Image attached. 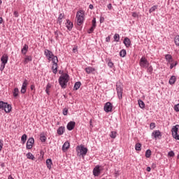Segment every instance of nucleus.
Here are the masks:
<instances>
[{
  "label": "nucleus",
  "mask_w": 179,
  "mask_h": 179,
  "mask_svg": "<svg viewBox=\"0 0 179 179\" xmlns=\"http://www.w3.org/2000/svg\"><path fill=\"white\" fill-rule=\"evenodd\" d=\"M27 51H29V45H24V47L22 48L21 52L22 54H23L24 55H26V54H27Z\"/></svg>",
  "instance_id": "22"
},
{
  "label": "nucleus",
  "mask_w": 179,
  "mask_h": 179,
  "mask_svg": "<svg viewBox=\"0 0 179 179\" xmlns=\"http://www.w3.org/2000/svg\"><path fill=\"white\" fill-rule=\"evenodd\" d=\"M156 128V124L155 122H152L150 124V129H155Z\"/></svg>",
  "instance_id": "42"
},
{
  "label": "nucleus",
  "mask_w": 179,
  "mask_h": 179,
  "mask_svg": "<svg viewBox=\"0 0 179 179\" xmlns=\"http://www.w3.org/2000/svg\"><path fill=\"white\" fill-rule=\"evenodd\" d=\"M13 94L14 97H17L19 96V89L18 88H15Z\"/></svg>",
  "instance_id": "33"
},
{
  "label": "nucleus",
  "mask_w": 179,
  "mask_h": 179,
  "mask_svg": "<svg viewBox=\"0 0 179 179\" xmlns=\"http://www.w3.org/2000/svg\"><path fill=\"white\" fill-rule=\"evenodd\" d=\"M34 145V138L33 137L29 138L27 142V149H32L33 145Z\"/></svg>",
  "instance_id": "9"
},
{
  "label": "nucleus",
  "mask_w": 179,
  "mask_h": 179,
  "mask_svg": "<svg viewBox=\"0 0 179 179\" xmlns=\"http://www.w3.org/2000/svg\"><path fill=\"white\" fill-rule=\"evenodd\" d=\"M82 84L80 83V82H76L74 85L73 89L74 90H78V89L80 87V85Z\"/></svg>",
  "instance_id": "29"
},
{
  "label": "nucleus",
  "mask_w": 179,
  "mask_h": 179,
  "mask_svg": "<svg viewBox=\"0 0 179 179\" xmlns=\"http://www.w3.org/2000/svg\"><path fill=\"white\" fill-rule=\"evenodd\" d=\"M8 179H15V178H13V177H12V176L10 175V176H8Z\"/></svg>",
  "instance_id": "63"
},
{
  "label": "nucleus",
  "mask_w": 179,
  "mask_h": 179,
  "mask_svg": "<svg viewBox=\"0 0 179 179\" xmlns=\"http://www.w3.org/2000/svg\"><path fill=\"white\" fill-rule=\"evenodd\" d=\"M152 136H154L155 139H160L162 138V133L159 130H155L152 132Z\"/></svg>",
  "instance_id": "10"
},
{
  "label": "nucleus",
  "mask_w": 179,
  "mask_h": 179,
  "mask_svg": "<svg viewBox=\"0 0 179 179\" xmlns=\"http://www.w3.org/2000/svg\"><path fill=\"white\" fill-rule=\"evenodd\" d=\"M64 132H65V127H60L57 129L58 135H64Z\"/></svg>",
  "instance_id": "23"
},
{
  "label": "nucleus",
  "mask_w": 179,
  "mask_h": 179,
  "mask_svg": "<svg viewBox=\"0 0 179 179\" xmlns=\"http://www.w3.org/2000/svg\"><path fill=\"white\" fill-rule=\"evenodd\" d=\"M175 44L176 45L179 46V36L175 37Z\"/></svg>",
  "instance_id": "39"
},
{
  "label": "nucleus",
  "mask_w": 179,
  "mask_h": 179,
  "mask_svg": "<svg viewBox=\"0 0 179 179\" xmlns=\"http://www.w3.org/2000/svg\"><path fill=\"white\" fill-rule=\"evenodd\" d=\"M46 89H47V90H50V89H51V84L48 83V85L46 86Z\"/></svg>",
  "instance_id": "53"
},
{
  "label": "nucleus",
  "mask_w": 179,
  "mask_h": 179,
  "mask_svg": "<svg viewBox=\"0 0 179 179\" xmlns=\"http://www.w3.org/2000/svg\"><path fill=\"white\" fill-rule=\"evenodd\" d=\"M123 43L124 45H126L127 48H128L131 45V39L129 38H124Z\"/></svg>",
  "instance_id": "19"
},
{
  "label": "nucleus",
  "mask_w": 179,
  "mask_h": 179,
  "mask_svg": "<svg viewBox=\"0 0 179 179\" xmlns=\"http://www.w3.org/2000/svg\"><path fill=\"white\" fill-rule=\"evenodd\" d=\"M176 80L177 78H176V76H172L169 79V85H174Z\"/></svg>",
  "instance_id": "25"
},
{
  "label": "nucleus",
  "mask_w": 179,
  "mask_h": 179,
  "mask_svg": "<svg viewBox=\"0 0 179 179\" xmlns=\"http://www.w3.org/2000/svg\"><path fill=\"white\" fill-rule=\"evenodd\" d=\"M152 156V151L150 150H147L145 152V157L149 158Z\"/></svg>",
  "instance_id": "37"
},
{
  "label": "nucleus",
  "mask_w": 179,
  "mask_h": 179,
  "mask_svg": "<svg viewBox=\"0 0 179 179\" xmlns=\"http://www.w3.org/2000/svg\"><path fill=\"white\" fill-rule=\"evenodd\" d=\"M125 55H127V50H125L124 49L122 50L120 52V56L122 57V58H124V57H125Z\"/></svg>",
  "instance_id": "35"
},
{
  "label": "nucleus",
  "mask_w": 179,
  "mask_h": 179,
  "mask_svg": "<svg viewBox=\"0 0 179 179\" xmlns=\"http://www.w3.org/2000/svg\"><path fill=\"white\" fill-rule=\"evenodd\" d=\"M32 59L33 58L31 57V56H27L24 59V64L26 65V64L30 62L31 61H32Z\"/></svg>",
  "instance_id": "27"
},
{
  "label": "nucleus",
  "mask_w": 179,
  "mask_h": 179,
  "mask_svg": "<svg viewBox=\"0 0 179 179\" xmlns=\"http://www.w3.org/2000/svg\"><path fill=\"white\" fill-rule=\"evenodd\" d=\"M45 57H47L49 61H51V58H52V57H54V54L52 53V52L51 50H45Z\"/></svg>",
  "instance_id": "11"
},
{
  "label": "nucleus",
  "mask_w": 179,
  "mask_h": 179,
  "mask_svg": "<svg viewBox=\"0 0 179 179\" xmlns=\"http://www.w3.org/2000/svg\"><path fill=\"white\" fill-rule=\"evenodd\" d=\"M178 62L177 61L175 62V63H170V69H172L173 66H177Z\"/></svg>",
  "instance_id": "40"
},
{
  "label": "nucleus",
  "mask_w": 179,
  "mask_h": 179,
  "mask_svg": "<svg viewBox=\"0 0 179 179\" xmlns=\"http://www.w3.org/2000/svg\"><path fill=\"white\" fill-rule=\"evenodd\" d=\"M147 68L148 72H149V73H152L153 72V67H152V66H148Z\"/></svg>",
  "instance_id": "43"
},
{
  "label": "nucleus",
  "mask_w": 179,
  "mask_h": 179,
  "mask_svg": "<svg viewBox=\"0 0 179 179\" xmlns=\"http://www.w3.org/2000/svg\"><path fill=\"white\" fill-rule=\"evenodd\" d=\"M94 29H96V27H92L88 30V34H90L91 33H93V31H94Z\"/></svg>",
  "instance_id": "49"
},
{
  "label": "nucleus",
  "mask_w": 179,
  "mask_h": 179,
  "mask_svg": "<svg viewBox=\"0 0 179 179\" xmlns=\"http://www.w3.org/2000/svg\"><path fill=\"white\" fill-rule=\"evenodd\" d=\"M156 9H157V6H152L149 10L150 13H152V12H155Z\"/></svg>",
  "instance_id": "41"
},
{
  "label": "nucleus",
  "mask_w": 179,
  "mask_h": 179,
  "mask_svg": "<svg viewBox=\"0 0 179 179\" xmlns=\"http://www.w3.org/2000/svg\"><path fill=\"white\" fill-rule=\"evenodd\" d=\"M75 125H76V123L73 121H71L70 122H69L67 124V129L69 131H72V129H73V128H75Z\"/></svg>",
  "instance_id": "15"
},
{
  "label": "nucleus",
  "mask_w": 179,
  "mask_h": 179,
  "mask_svg": "<svg viewBox=\"0 0 179 179\" xmlns=\"http://www.w3.org/2000/svg\"><path fill=\"white\" fill-rule=\"evenodd\" d=\"M76 152L78 156H86L87 154V148H85L84 145L78 146L76 148Z\"/></svg>",
  "instance_id": "4"
},
{
  "label": "nucleus",
  "mask_w": 179,
  "mask_h": 179,
  "mask_svg": "<svg viewBox=\"0 0 179 179\" xmlns=\"http://www.w3.org/2000/svg\"><path fill=\"white\" fill-rule=\"evenodd\" d=\"M174 152L173 151H170L169 153H168V156H169L170 157H174Z\"/></svg>",
  "instance_id": "48"
},
{
  "label": "nucleus",
  "mask_w": 179,
  "mask_h": 179,
  "mask_svg": "<svg viewBox=\"0 0 179 179\" xmlns=\"http://www.w3.org/2000/svg\"><path fill=\"white\" fill-rule=\"evenodd\" d=\"M142 144L137 143L135 145L136 150L140 152V150H142Z\"/></svg>",
  "instance_id": "31"
},
{
  "label": "nucleus",
  "mask_w": 179,
  "mask_h": 179,
  "mask_svg": "<svg viewBox=\"0 0 179 179\" xmlns=\"http://www.w3.org/2000/svg\"><path fill=\"white\" fill-rule=\"evenodd\" d=\"M140 66H141V68H148V66H149V62H148L146 57H143L140 59Z\"/></svg>",
  "instance_id": "6"
},
{
  "label": "nucleus",
  "mask_w": 179,
  "mask_h": 179,
  "mask_svg": "<svg viewBox=\"0 0 179 179\" xmlns=\"http://www.w3.org/2000/svg\"><path fill=\"white\" fill-rule=\"evenodd\" d=\"M68 82H69V75L68 73H62L59 78V83L62 89H66Z\"/></svg>",
  "instance_id": "1"
},
{
  "label": "nucleus",
  "mask_w": 179,
  "mask_h": 179,
  "mask_svg": "<svg viewBox=\"0 0 179 179\" xmlns=\"http://www.w3.org/2000/svg\"><path fill=\"white\" fill-rule=\"evenodd\" d=\"M93 175L95 177H99L100 176V166H96L94 169H93Z\"/></svg>",
  "instance_id": "14"
},
{
  "label": "nucleus",
  "mask_w": 179,
  "mask_h": 179,
  "mask_svg": "<svg viewBox=\"0 0 179 179\" xmlns=\"http://www.w3.org/2000/svg\"><path fill=\"white\" fill-rule=\"evenodd\" d=\"M63 115H68V108H64L63 109Z\"/></svg>",
  "instance_id": "44"
},
{
  "label": "nucleus",
  "mask_w": 179,
  "mask_h": 179,
  "mask_svg": "<svg viewBox=\"0 0 179 179\" xmlns=\"http://www.w3.org/2000/svg\"><path fill=\"white\" fill-rule=\"evenodd\" d=\"M165 59L166 62H168L169 64H171L174 62V59H173V56H171V55H169V54L165 55Z\"/></svg>",
  "instance_id": "16"
},
{
  "label": "nucleus",
  "mask_w": 179,
  "mask_h": 179,
  "mask_svg": "<svg viewBox=\"0 0 179 179\" xmlns=\"http://www.w3.org/2000/svg\"><path fill=\"white\" fill-rule=\"evenodd\" d=\"M3 146V144L2 143V142H1V139H0V152L1 150H2Z\"/></svg>",
  "instance_id": "56"
},
{
  "label": "nucleus",
  "mask_w": 179,
  "mask_h": 179,
  "mask_svg": "<svg viewBox=\"0 0 179 179\" xmlns=\"http://www.w3.org/2000/svg\"><path fill=\"white\" fill-rule=\"evenodd\" d=\"M6 104H8V103L1 101H0V110H3L6 107Z\"/></svg>",
  "instance_id": "32"
},
{
  "label": "nucleus",
  "mask_w": 179,
  "mask_h": 179,
  "mask_svg": "<svg viewBox=\"0 0 179 179\" xmlns=\"http://www.w3.org/2000/svg\"><path fill=\"white\" fill-rule=\"evenodd\" d=\"M3 69H5V65L3 66V64H2V63H1V66L0 68V70L2 72V71H3Z\"/></svg>",
  "instance_id": "54"
},
{
  "label": "nucleus",
  "mask_w": 179,
  "mask_h": 179,
  "mask_svg": "<svg viewBox=\"0 0 179 179\" xmlns=\"http://www.w3.org/2000/svg\"><path fill=\"white\" fill-rule=\"evenodd\" d=\"M13 15L15 17H19V13L17 11H14Z\"/></svg>",
  "instance_id": "51"
},
{
  "label": "nucleus",
  "mask_w": 179,
  "mask_h": 179,
  "mask_svg": "<svg viewBox=\"0 0 179 179\" xmlns=\"http://www.w3.org/2000/svg\"><path fill=\"white\" fill-rule=\"evenodd\" d=\"M178 128H179V125L177 124L176 126H173V127L172 128L171 132H172V135L173 137L175 139H177L178 141H179V134H178Z\"/></svg>",
  "instance_id": "5"
},
{
  "label": "nucleus",
  "mask_w": 179,
  "mask_h": 179,
  "mask_svg": "<svg viewBox=\"0 0 179 179\" xmlns=\"http://www.w3.org/2000/svg\"><path fill=\"white\" fill-rule=\"evenodd\" d=\"M26 141H27V135L23 134L21 137V141L22 145H24L26 143Z\"/></svg>",
  "instance_id": "26"
},
{
  "label": "nucleus",
  "mask_w": 179,
  "mask_h": 179,
  "mask_svg": "<svg viewBox=\"0 0 179 179\" xmlns=\"http://www.w3.org/2000/svg\"><path fill=\"white\" fill-rule=\"evenodd\" d=\"M110 136L112 138V139H115V138H117V131H111Z\"/></svg>",
  "instance_id": "36"
},
{
  "label": "nucleus",
  "mask_w": 179,
  "mask_h": 179,
  "mask_svg": "<svg viewBox=\"0 0 179 179\" xmlns=\"http://www.w3.org/2000/svg\"><path fill=\"white\" fill-rule=\"evenodd\" d=\"M41 142H45V141H47V137H45V136H41Z\"/></svg>",
  "instance_id": "46"
},
{
  "label": "nucleus",
  "mask_w": 179,
  "mask_h": 179,
  "mask_svg": "<svg viewBox=\"0 0 179 179\" xmlns=\"http://www.w3.org/2000/svg\"><path fill=\"white\" fill-rule=\"evenodd\" d=\"M3 110H4L5 113H10L12 111V106L6 103V107Z\"/></svg>",
  "instance_id": "21"
},
{
  "label": "nucleus",
  "mask_w": 179,
  "mask_h": 179,
  "mask_svg": "<svg viewBox=\"0 0 179 179\" xmlns=\"http://www.w3.org/2000/svg\"><path fill=\"white\" fill-rule=\"evenodd\" d=\"M85 71H86L87 73L90 74V73H93V72L96 71V69L92 66H88L85 69Z\"/></svg>",
  "instance_id": "18"
},
{
  "label": "nucleus",
  "mask_w": 179,
  "mask_h": 179,
  "mask_svg": "<svg viewBox=\"0 0 179 179\" xmlns=\"http://www.w3.org/2000/svg\"><path fill=\"white\" fill-rule=\"evenodd\" d=\"M70 146L69 142L66 141L62 146V151L66 152Z\"/></svg>",
  "instance_id": "20"
},
{
  "label": "nucleus",
  "mask_w": 179,
  "mask_h": 179,
  "mask_svg": "<svg viewBox=\"0 0 179 179\" xmlns=\"http://www.w3.org/2000/svg\"><path fill=\"white\" fill-rule=\"evenodd\" d=\"M104 22V17H101L100 18V23H103Z\"/></svg>",
  "instance_id": "57"
},
{
  "label": "nucleus",
  "mask_w": 179,
  "mask_h": 179,
  "mask_svg": "<svg viewBox=\"0 0 179 179\" xmlns=\"http://www.w3.org/2000/svg\"><path fill=\"white\" fill-rule=\"evenodd\" d=\"M35 87H36L34 86V85H31L30 87V89H31V90H34Z\"/></svg>",
  "instance_id": "58"
},
{
  "label": "nucleus",
  "mask_w": 179,
  "mask_h": 179,
  "mask_svg": "<svg viewBox=\"0 0 179 179\" xmlns=\"http://www.w3.org/2000/svg\"><path fill=\"white\" fill-rule=\"evenodd\" d=\"M66 26L69 31H71V30H72V28L73 27V23L70 22L69 20H66Z\"/></svg>",
  "instance_id": "17"
},
{
  "label": "nucleus",
  "mask_w": 179,
  "mask_h": 179,
  "mask_svg": "<svg viewBox=\"0 0 179 179\" xmlns=\"http://www.w3.org/2000/svg\"><path fill=\"white\" fill-rule=\"evenodd\" d=\"M2 23H3V19L0 17V24H2Z\"/></svg>",
  "instance_id": "60"
},
{
  "label": "nucleus",
  "mask_w": 179,
  "mask_h": 179,
  "mask_svg": "<svg viewBox=\"0 0 179 179\" xmlns=\"http://www.w3.org/2000/svg\"><path fill=\"white\" fill-rule=\"evenodd\" d=\"M108 66H109V68H113L114 66V63H113V62L109 61L108 62Z\"/></svg>",
  "instance_id": "47"
},
{
  "label": "nucleus",
  "mask_w": 179,
  "mask_h": 179,
  "mask_svg": "<svg viewBox=\"0 0 179 179\" xmlns=\"http://www.w3.org/2000/svg\"><path fill=\"white\" fill-rule=\"evenodd\" d=\"M146 170H147V171L150 172V170H152V169H151L150 166H148V167L146 168Z\"/></svg>",
  "instance_id": "61"
},
{
  "label": "nucleus",
  "mask_w": 179,
  "mask_h": 179,
  "mask_svg": "<svg viewBox=\"0 0 179 179\" xmlns=\"http://www.w3.org/2000/svg\"><path fill=\"white\" fill-rule=\"evenodd\" d=\"M103 109L106 113H111V111H113V104L111 102H107L105 103Z\"/></svg>",
  "instance_id": "8"
},
{
  "label": "nucleus",
  "mask_w": 179,
  "mask_h": 179,
  "mask_svg": "<svg viewBox=\"0 0 179 179\" xmlns=\"http://www.w3.org/2000/svg\"><path fill=\"white\" fill-rule=\"evenodd\" d=\"M132 16L133 17H136V16H138V14H136V13H133Z\"/></svg>",
  "instance_id": "59"
},
{
  "label": "nucleus",
  "mask_w": 179,
  "mask_h": 179,
  "mask_svg": "<svg viewBox=\"0 0 179 179\" xmlns=\"http://www.w3.org/2000/svg\"><path fill=\"white\" fill-rule=\"evenodd\" d=\"M110 40H111V37L110 36H108V37H106V41L107 43H110Z\"/></svg>",
  "instance_id": "52"
},
{
  "label": "nucleus",
  "mask_w": 179,
  "mask_h": 179,
  "mask_svg": "<svg viewBox=\"0 0 179 179\" xmlns=\"http://www.w3.org/2000/svg\"><path fill=\"white\" fill-rule=\"evenodd\" d=\"M96 17H94L92 20V27H96Z\"/></svg>",
  "instance_id": "50"
},
{
  "label": "nucleus",
  "mask_w": 179,
  "mask_h": 179,
  "mask_svg": "<svg viewBox=\"0 0 179 179\" xmlns=\"http://www.w3.org/2000/svg\"><path fill=\"white\" fill-rule=\"evenodd\" d=\"M46 166L49 170H51V166H52V160L51 159H48L46 160Z\"/></svg>",
  "instance_id": "24"
},
{
  "label": "nucleus",
  "mask_w": 179,
  "mask_h": 179,
  "mask_svg": "<svg viewBox=\"0 0 179 179\" xmlns=\"http://www.w3.org/2000/svg\"><path fill=\"white\" fill-rule=\"evenodd\" d=\"M1 167H5V163H1Z\"/></svg>",
  "instance_id": "64"
},
{
  "label": "nucleus",
  "mask_w": 179,
  "mask_h": 179,
  "mask_svg": "<svg viewBox=\"0 0 179 179\" xmlns=\"http://www.w3.org/2000/svg\"><path fill=\"white\" fill-rule=\"evenodd\" d=\"M27 159H30L31 160H34L35 159L34 155H33V154H31V152H28L27 154Z\"/></svg>",
  "instance_id": "34"
},
{
  "label": "nucleus",
  "mask_w": 179,
  "mask_h": 179,
  "mask_svg": "<svg viewBox=\"0 0 179 179\" xmlns=\"http://www.w3.org/2000/svg\"><path fill=\"white\" fill-rule=\"evenodd\" d=\"M51 61L53 64L52 66L53 73L57 74L58 72V57L53 55V56H52Z\"/></svg>",
  "instance_id": "3"
},
{
  "label": "nucleus",
  "mask_w": 179,
  "mask_h": 179,
  "mask_svg": "<svg viewBox=\"0 0 179 179\" xmlns=\"http://www.w3.org/2000/svg\"><path fill=\"white\" fill-rule=\"evenodd\" d=\"M59 34H62V33H61L59 31H55V35L56 36V39L58 40V35Z\"/></svg>",
  "instance_id": "45"
},
{
  "label": "nucleus",
  "mask_w": 179,
  "mask_h": 179,
  "mask_svg": "<svg viewBox=\"0 0 179 179\" xmlns=\"http://www.w3.org/2000/svg\"><path fill=\"white\" fill-rule=\"evenodd\" d=\"M116 90H117V96L120 100H121V99H122V92H123L122 85H121V84H117Z\"/></svg>",
  "instance_id": "7"
},
{
  "label": "nucleus",
  "mask_w": 179,
  "mask_h": 179,
  "mask_svg": "<svg viewBox=\"0 0 179 179\" xmlns=\"http://www.w3.org/2000/svg\"><path fill=\"white\" fill-rule=\"evenodd\" d=\"M77 24L78 26H81L83 24V20L85 19V11L80 10L76 13Z\"/></svg>",
  "instance_id": "2"
},
{
  "label": "nucleus",
  "mask_w": 179,
  "mask_h": 179,
  "mask_svg": "<svg viewBox=\"0 0 179 179\" xmlns=\"http://www.w3.org/2000/svg\"><path fill=\"white\" fill-rule=\"evenodd\" d=\"M89 8H90V9H93L94 6H93L92 4H90V5L89 6Z\"/></svg>",
  "instance_id": "62"
},
{
  "label": "nucleus",
  "mask_w": 179,
  "mask_h": 179,
  "mask_svg": "<svg viewBox=\"0 0 179 179\" xmlns=\"http://www.w3.org/2000/svg\"><path fill=\"white\" fill-rule=\"evenodd\" d=\"M8 55L4 54L3 55V56L1 58V64L2 65H6V64H8Z\"/></svg>",
  "instance_id": "13"
},
{
  "label": "nucleus",
  "mask_w": 179,
  "mask_h": 179,
  "mask_svg": "<svg viewBox=\"0 0 179 179\" xmlns=\"http://www.w3.org/2000/svg\"><path fill=\"white\" fill-rule=\"evenodd\" d=\"M65 16V14L60 13L58 17V22L61 25V23H62V19H64V17Z\"/></svg>",
  "instance_id": "28"
},
{
  "label": "nucleus",
  "mask_w": 179,
  "mask_h": 179,
  "mask_svg": "<svg viewBox=\"0 0 179 179\" xmlns=\"http://www.w3.org/2000/svg\"><path fill=\"white\" fill-rule=\"evenodd\" d=\"M27 89V80H24V81L22 83V86L20 92L22 94H24V93H26Z\"/></svg>",
  "instance_id": "12"
},
{
  "label": "nucleus",
  "mask_w": 179,
  "mask_h": 179,
  "mask_svg": "<svg viewBox=\"0 0 179 179\" xmlns=\"http://www.w3.org/2000/svg\"><path fill=\"white\" fill-rule=\"evenodd\" d=\"M113 38L115 41H117V43H118V41H120V34H115L113 36Z\"/></svg>",
  "instance_id": "38"
},
{
  "label": "nucleus",
  "mask_w": 179,
  "mask_h": 179,
  "mask_svg": "<svg viewBox=\"0 0 179 179\" xmlns=\"http://www.w3.org/2000/svg\"><path fill=\"white\" fill-rule=\"evenodd\" d=\"M107 7H108V9L111 10L113 8V5H111V3H109Z\"/></svg>",
  "instance_id": "55"
},
{
  "label": "nucleus",
  "mask_w": 179,
  "mask_h": 179,
  "mask_svg": "<svg viewBox=\"0 0 179 179\" xmlns=\"http://www.w3.org/2000/svg\"><path fill=\"white\" fill-rule=\"evenodd\" d=\"M138 106L140 108H145V102L142 99H138Z\"/></svg>",
  "instance_id": "30"
}]
</instances>
